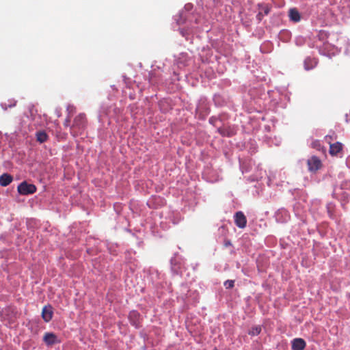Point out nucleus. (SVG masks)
Masks as SVG:
<instances>
[{
    "mask_svg": "<svg viewBox=\"0 0 350 350\" xmlns=\"http://www.w3.org/2000/svg\"><path fill=\"white\" fill-rule=\"evenodd\" d=\"M69 124H70V119H68H68H66V120L64 121V125L65 126H69Z\"/></svg>",
    "mask_w": 350,
    "mask_h": 350,
    "instance_id": "19",
    "label": "nucleus"
},
{
    "mask_svg": "<svg viewBox=\"0 0 350 350\" xmlns=\"http://www.w3.org/2000/svg\"><path fill=\"white\" fill-rule=\"evenodd\" d=\"M234 280H228L224 282V286L226 288H232L234 287Z\"/></svg>",
    "mask_w": 350,
    "mask_h": 350,
    "instance_id": "17",
    "label": "nucleus"
},
{
    "mask_svg": "<svg viewBox=\"0 0 350 350\" xmlns=\"http://www.w3.org/2000/svg\"><path fill=\"white\" fill-rule=\"evenodd\" d=\"M86 118L85 115L81 113L77 116L73 121V124L70 127L71 133L74 135H78L81 133L86 126Z\"/></svg>",
    "mask_w": 350,
    "mask_h": 350,
    "instance_id": "1",
    "label": "nucleus"
},
{
    "mask_svg": "<svg viewBox=\"0 0 350 350\" xmlns=\"http://www.w3.org/2000/svg\"><path fill=\"white\" fill-rule=\"evenodd\" d=\"M288 16L290 20L295 23H297L301 20L300 14L296 8H292L289 10Z\"/></svg>",
    "mask_w": 350,
    "mask_h": 350,
    "instance_id": "10",
    "label": "nucleus"
},
{
    "mask_svg": "<svg viewBox=\"0 0 350 350\" xmlns=\"http://www.w3.org/2000/svg\"><path fill=\"white\" fill-rule=\"evenodd\" d=\"M36 140L40 143H44L48 140L49 136L44 131H38L36 133Z\"/></svg>",
    "mask_w": 350,
    "mask_h": 350,
    "instance_id": "13",
    "label": "nucleus"
},
{
    "mask_svg": "<svg viewBox=\"0 0 350 350\" xmlns=\"http://www.w3.org/2000/svg\"><path fill=\"white\" fill-rule=\"evenodd\" d=\"M225 245H230V241H228V242H226Z\"/></svg>",
    "mask_w": 350,
    "mask_h": 350,
    "instance_id": "22",
    "label": "nucleus"
},
{
    "mask_svg": "<svg viewBox=\"0 0 350 350\" xmlns=\"http://www.w3.org/2000/svg\"><path fill=\"white\" fill-rule=\"evenodd\" d=\"M13 180V178L11 175L8 174H3L0 176V185L3 187H6L10 185Z\"/></svg>",
    "mask_w": 350,
    "mask_h": 350,
    "instance_id": "11",
    "label": "nucleus"
},
{
    "mask_svg": "<svg viewBox=\"0 0 350 350\" xmlns=\"http://www.w3.org/2000/svg\"><path fill=\"white\" fill-rule=\"evenodd\" d=\"M261 326H254L250 329L248 334L251 336H257L261 332Z\"/></svg>",
    "mask_w": 350,
    "mask_h": 350,
    "instance_id": "16",
    "label": "nucleus"
},
{
    "mask_svg": "<svg viewBox=\"0 0 350 350\" xmlns=\"http://www.w3.org/2000/svg\"><path fill=\"white\" fill-rule=\"evenodd\" d=\"M313 146H317V145H319V142L318 141L313 142L312 144Z\"/></svg>",
    "mask_w": 350,
    "mask_h": 350,
    "instance_id": "21",
    "label": "nucleus"
},
{
    "mask_svg": "<svg viewBox=\"0 0 350 350\" xmlns=\"http://www.w3.org/2000/svg\"><path fill=\"white\" fill-rule=\"evenodd\" d=\"M43 341L47 346H52L60 341L57 339V336L51 332H46L43 337Z\"/></svg>",
    "mask_w": 350,
    "mask_h": 350,
    "instance_id": "6",
    "label": "nucleus"
},
{
    "mask_svg": "<svg viewBox=\"0 0 350 350\" xmlns=\"http://www.w3.org/2000/svg\"><path fill=\"white\" fill-rule=\"evenodd\" d=\"M18 191L21 195L33 194L36 191V187L24 181L18 186Z\"/></svg>",
    "mask_w": 350,
    "mask_h": 350,
    "instance_id": "3",
    "label": "nucleus"
},
{
    "mask_svg": "<svg viewBox=\"0 0 350 350\" xmlns=\"http://www.w3.org/2000/svg\"><path fill=\"white\" fill-rule=\"evenodd\" d=\"M317 62L314 59H312L310 57L306 58L304 61L305 69L307 70H310L313 68L317 65Z\"/></svg>",
    "mask_w": 350,
    "mask_h": 350,
    "instance_id": "14",
    "label": "nucleus"
},
{
    "mask_svg": "<svg viewBox=\"0 0 350 350\" xmlns=\"http://www.w3.org/2000/svg\"><path fill=\"white\" fill-rule=\"evenodd\" d=\"M149 75H150V79H149L150 83H154L155 81L153 80V79L152 77V73H149Z\"/></svg>",
    "mask_w": 350,
    "mask_h": 350,
    "instance_id": "20",
    "label": "nucleus"
},
{
    "mask_svg": "<svg viewBox=\"0 0 350 350\" xmlns=\"http://www.w3.org/2000/svg\"><path fill=\"white\" fill-rule=\"evenodd\" d=\"M325 139L329 144V152L332 156H337L338 153H340L342 150L343 145L340 142L331 143V141L333 140V138L330 135H326Z\"/></svg>",
    "mask_w": 350,
    "mask_h": 350,
    "instance_id": "2",
    "label": "nucleus"
},
{
    "mask_svg": "<svg viewBox=\"0 0 350 350\" xmlns=\"http://www.w3.org/2000/svg\"><path fill=\"white\" fill-rule=\"evenodd\" d=\"M53 311L51 305L45 306L42 310V318L45 322H49L53 318Z\"/></svg>",
    "mask_w": 350,
    "mask_h": 350,
    "instance_id": "7",
    "label": "nucleus"
},
{
    "mask_svg": "<svg viewBox=\"0 0 350 350\" xmlns=\"http://www.w3.org/2000/svg\"><path fill=\"white\" fill-rule=\"evenodd\" d=\"M306 346L305 340L302 338H295L292 341V349L293 350H304Z\"/></svg>",
    "mask_w": 350,
    "mask_h": 350,
    "instance_id": "8",
    "label": "nucleus"
},
{
    "mask_svg": "<svg viewBox=\"0 0 350 350\" xmlns=\"http://www.w3.org/2000/svg\"><path fill=\"white\" fill-rule=\"evenodd\" d=\"M16 101L14 99H12V100H8L7 102L2 103L1 104V105L4 110H6L8 108L14 107L16 105Z\"/></svg>",
    "mask_w": 350,
    "mask_h": 350,
    "instance_id": "15",
    "label": "nucleus"
},
{
    "mask_svg": "<svg viewBox=\"0 0 350 350\" xmlns=\"http://www.w3.org/2000/svg\"><path fill=\"white\" fill-rule=\"evenodd\" d=\"M218 131L221 135H222L224 136H230L231 135L229 131H228L227 129H226L224 128H219Z\"/></svg>",
    "mask_w": 350,
    "mask_h": 350,
    "instance_id": "18",
    "label": "nucleus"
},
{
    "mask_svg": "<svg viewBox=\"0 0 350 350\" xmlns=\"http://www.w3.org/2000/svg\"><path fill=\"white\" fill-rule=\"evenodd\" d=\"M262 11L258 12V14L256 15V18L261 21L264 17L265 15H268L270 12V8L268 5H260Z\"/></svg>",
    "mask_w": 350,
    "mask_h": 350,
    "instance_id": "12",
    "label": "nucleus"
},
{
    "mask_svg": "<svg viewBox=\"0 0 350 350\" xmlns=\"http://www.w3.org/2000/svg\"><path fill=\"white\" fill-rule=\"evenodd\" d=\"M307 164L308 170L310 172H316L322 166L321 160L316 156H312L311 158L308 159Z\"/></svg>",
    "mask_w": 350,
    "mask_h": 350,
    "instance_id": "4",
    "label": "nucleus"
},
{
    "mask_svg": "<svg viewBox=\"0 0 350 350\" xmlns=\"http://www.w3.org/2000/svg\"><path fill=\"white\" fill-rule=\"evenodd\" d=\"M139 313L137 311H132L129 313V319L131 323L135 327H137L139 324Z\"/></svg>",
    "mask_w": 350,
    "mask_h": 350,
    "instance_id": "9",
    "label": "nucleus"
},
{
    "mask_svg": "<svg viewBox=\"0 0 350 350\" xmlns=\"http://www.w3.org/2000/svg\"><path fill=\"white\" fill-rule=\"evenodd\" d=\"M234 223L240 228H244L247 224V219L241 211H238L234 215Z\"/></svg>",
    "mask_w": 350,
    "mask_h": 350,
    "instance_id": "5",
    "label": "nucleus"
}]
</instances>
